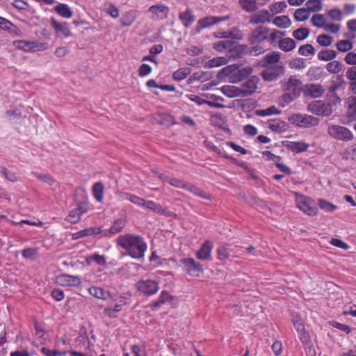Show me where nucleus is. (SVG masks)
Masks as SVG:
<instances>
[{"label":"nucleus","instance_id":"obj_1","mask_svg":"<svg viewBox=\"0 0 356 356\" xmlns=\"http://www.w3.org/2000/svg\"><path fill=\"white\" fill-rule=\"evenodd\" d=\"M118 245L126 250L127 255L133 259L143 258L147 250V244L142 237L133 234L120 235L117 240Z\"/></svg>","mask_w":356,"mask_h":356},{"label":"nucleus","instance_id":"obj_2","mask_svg":"<svg viewBox=\"0 0 356 356\" xmlns=\"http://www.w3.org/2000/svg\"><path fill=\"white\" fill-rule=\"evenodd\" d=\"M253 72L250 66L241 67L236 64L227 65L221 69L218 73V78L225 81L237 83L249 76Z\"/></svg>","mask_w":356,"mask_h":356},{"label":"nucleus","instance_id":"obj_3","mask_svg":"<svg viewBox=\"0 0 356 356\" xmlns=\"http://www.w3.org/2000/svg\"><path fill=\"white\" fill-rule=\"evenodd\" d=\"M282 88L284 92L283 99L289 103L300 95L302 90V81L296 76H291L282 81Z\"/></svg>","mask_w":356,"mask_h":356},{"label":"nucleus","instance_id":"obj_4","mask_svg":"<svg viewBox=\"0 0 356 356\" xmlns=\"http://www.w3.org/2000/svg\"><path fill=\"white\" fill-rule=\"evenodd\" d=\"M268 29L263 26H259L252 31L249 38V41L252 45L251 53L258 55L264 52L266 47L263 44L268 39Z\"/></svg>","mask_w":356,"mask_h":356},{"label":"nucleus","instance_id":"obj_5","mask_svg":"<svg viewBox=\"0 0 356 356\" xmlns=\"http://www.w3.org/2000/svg\"><path fill=\"white\" fill-rule=\"evenodd\" d=\"M293 195L296 206L300 211L309 216L317 215L318 208L313 199L298 192H294Z\"/></svg>","mask_w":356,"mask_h":356},{"label":"nucleus","instance_id":"obj_6","mask_svg":"<svg viewBox=\"0 0 356 356\" xmlns=\"http://www.w3.org/2000/svg\"><path fill=\"white\" fill-rule=\"evenodd\" d=\"M289 121L293 125L300 127H312L319 124V119L306 114H292L288 118Z\"/></svg>","mask_w":356,"mask_h":356},{"label":"nucleus","instance_id":"obj_7","mask_svg":"<svg viewBox=\"0 0 356 356\" xmlns=\"http://www.w3.org/2000/svg\"><path fill=\"white\" fill-rule=\"evenodd\" d=\"M327 134L333 138L339 140L350 141L353 138V134L349 129L339 124H329Z\"/></svg>","mask_w":356,"mask_h":356},{"label":"nucleus","instance_id":"obj_8","mask_svg":"<svg viewBox=\"0 0 356 356\" xmlns=\"http://www.w3.org/2000/svg\"><path fill=\"white\" fill-rule=\"evenodd\" d=\"M307 108L309 112L320 116H329L333 112L332 105L321 100L310 102Z\"/></svg>","mask_w":356,"mask_h":356},{"label":"nucleus","instance_id":"obj_9","mask_svg":"<svg viewBox=\"0 0 356 356\" xmlns=\"http://www.w3.org/2000/svg\"><path fill=\"white\" fill-rule=\"evenodd\" d=\"M138 291L145 296H152L159 291V284L155 280L142 279L136 284Z\"/></svg>","mask_w":356,"mask_h":356},{"label":"nucleus","instance_id":"obj_10","mask_svg":"<svg viewBox=\"0 0 356 356\" xmlns=\"http://www.w3.org/2000/svg\"><path fill=\"white\" fill-rule=\"evenodd\" d=\"M179 262L191 276L198 277L203 272L202 265L193 258H182Z\"/></svg>","mask_w":356,"mask_h":356},{"label":"nucleus","instance_id":"obj_11","mask_svg":"<svg viewBox=\"0 0 356 356\" xmlns=\"http://www.w3.org/2000/svg\"><path fill=\"white\" fill-rule=\"evenodd\" d=\"M50 23L55 31L56 37L66 38L71 35V31L67 22H59L55 18L51 17Z\"/></svg>","mask_w":356,"mask_h":356},{"label":"nucleus","instance_id":"obj_12","mask_svg":"<svg viewBox=\"0 0 356 356\" xmlns=\"http://www.w3.org/2000/svg\"><path fill=\"white\" fill-rule=\"evenodd\" d=\"M56 283L61 286H79L81 284V279L79 276L68 274H61L56 277Z\"/></svg>","mask_w":356,"mask_h":356},{"label":"nucleus","instance_id":"obj_13","mask_svg":"<svg viewBox=\"0 0 356 356\" xmlns=\"http://www.w3.org/2000/svg\"><path fill=\"white\" fill-rule=\"evenodd\" d=\"M284 73V68L280 65H271L266 67L261 72V76L266 81L276 80Z\"/></svg>","mask_w":356,"mask_h":356},{"label":"nucleus","instance_id":"obj_14","mask_svg":"<svg viewBox=\"0 0 356 356\" xmlns=\"http://www.w3.org/2000/svg\"><path fill=\"white\" fill-rule=\"evenodd\" d=\"M228 19L227 16L225 17H213L208 16L203 17L198 20L196 26V31L198 33L202 29L208 28L212 25L216 24L220 22L225 21Z\"/></svg>","mask_w":356,"mask_h":356},{"label":"nucleus","instance_id":"obj_15","mask_svg":"<svg viewBox=\"0 0 356 356\" xmlns=\"http://www.w3.org/2000/svg\"><path fill=\"white\" fill-rule=\"evenodd\" d=\"M302 90L305 96H309L313 98L322 97L325 91L321 85L314 83L305 85Z\"/></svg>","mask_w":356,"mask_h":356},{"label":"nucleus","instance_id":"obj_16","mask_svg":"<svg viewBox=\"0 0 356 356\" xmlns=\"http://www.w3.org/2000/svg\"><path fill=\"white\" fill-rule=\"evenodd\" d=\"M259 81V79L257 76H252L244 82L240 88L241 90H242L243 97H246L254 93L257 88Z\"/></svg>","mask_w":356,"mask_h":356},{"label":"nucleus","instance_id":"obj_17","mask_svg":"<svg viewBox=\"0 0 356 356\" xmlns=\"http://www.w3.org/2000/svg\"><path fill=\"white\" fill-rule=\"evenodd\" d=\"M87 205L80 204L70 212L66 220L71 223H76L80 220L81 216L87 212Z\"/></svg>","mask_w":356,"mask_h":356},{"label":"nucleus","instance_id":"obj_18","mask_svg":"<svg viewBox=\"0 0 356 356\" xmlns=\"http://www.w3.org/2000/svg\"><path fill=\"white\" fill-rule=\"evenodd\" d=\"M126 220L124 218H119L115 220L112 226L107 229L102 231V234L104 236L111 237L122 231L123 228L126 225Z\"/></svg>","mask_w":356,"mask_h":356},{"label":"nucleus","instance_id":"obj_19","mask_svg":"<svg viewBox=\"0 0 356 356\" xmlns=\"http://www.w3.org/2000/svg\"><path fill=\"white\" fill-rule=\"evenodd\" d=\"M213 249V245L209 241H205L201 246L200 249L196 252V257L202 261H211V251Z\"/></svg>","mask_w":356,"mask_h":356},{"label":"nucleus","instance_id":"obj_20","mask_svg":"<svg viewBox=\"0 0 356 356\" xmlns=\"http://www.w3.org/2000/svg\"><path fill=\"white\" fill-rule=\"evenodd\" d=\"M148 12L152 15L153 19H164L168 16V8L164 5H154L149 7Z\"/></svg>","mask_w":356,"mask_h":356},{"label":"nucleus","instance_id":"obj_21","mask_svg":"<svg viewBox=\"0 0 356 356\" xmlns=\"http://www.w3.org/2000/svg\"><path fill=\"white\" fill-rule=\"evenodd\" d=\"M271 15L268 10H261L251 17L250 22L254 24L270 22L271 21Z\"/></svg>","mask_w":356,"mask_h":356},{"label":"nucleus","instance_id":"obj_22","mask_svg":"<svg viewBox=\"0 0 356 356\" xmlns=\"http://www.w3.org/2000/svg\"><path fill=\"white\" fill-rule=\"evenodd\" d=\"M222 93L229 98L243 97L242 90L238 87L232 85H225L221 87Z\"/></svg>","mask_w":356,"mask_h":356},{"label":"nucleus","instance_id":"obj_23","mask_svg":"<svg viewBox=\"0 0 356 356\" xmlns=\"http://www.w3.org/2000/svg\"><path fill=\"white\" fill-rule=\"evenodd\" d=\"M54 10L58 15L65 19H70L73 15L71 8L65 3H58Z\"/></svg>","mask_w":356,"mask_h":356},{"label":"nucleus","instance_id":"obj_24","mask_svg":"<svg viewBox=\"0 0 356 356\" xmlns=\"http://www.w3.org/2000/svg\"><path fill=\"white\" fill-rule=\"evenodd\" d=\"M88 291L90 295L97 299L107 300L110 296L108 291L99 286H92L88 288Z\"/></svg>","mask_w":356,"mask_h":356},{"label":"nucleus","instance_id":"obj_25","mask_svg":"<svg viewBox=\"0 0 356 356\" xmlns=\"http://www.w3.org/2000/svg\"><path fill=\"white\" fill-rule=\"evenodd\" d=\"M347 104L348 109L346 111V117L350 121H356V97H348Z\"/></svg>","mask_w":356,"mask_h":356},{"label":"nucleus","instance_id":"obj_26","mask_svg":"<svg viewBox=\"0 0 356 356\" xmlns=\"http://www.w3.org/2000/svg\"><path fill=\"white\" fill-rule=\"evenodd\" d=\"M309 145L304 141H291L289 143L287 147L293 152L300 153L306 151Z\"/></svg>","mask_w":356,"mask_h":356},{"label":"nucleus","instance_id":"obj_27","mask_svg":"<svg viewBox=\"0 0 356 356\" xmlns=\"http://www.w3.org/2000/svg\"><path fill=\"white\" fill-rule=\"evenodd\" d=\"M85 261L87 265H92L95 263L99 266H104L106 263V259L103 255H100L97 253H93L86 257Z\"/></svg>","mask_w":356,"mask_h":356},{"label":"nucleus","instance_id":"obj_28","mask_svg":"<svg viewBox=\"0 0 356 356\" xmlns=\"http://www.w3.org/2000/svg\"><path fill=\"white\" fill-rule=\"evenodd\" d=\"M179 18L181 21L183 25L186 28L189 27L195 21V17L190 10H186L183 13H180Z\"/></svg>","mask_w":356,"mask_h":356},{"label":"nucleus","instance_id":"obj_29","mask_svg":"<svg viewBox=\"0 0 356 356\" xmlns=\"http://www.w3.org/2000/svg\"><path fill=\"white\" fill-rule=\"evenodd\" d=\"M227 62H228V59L227 57H225V56L216 57V58L210 59L207 62H206L204 66L207 68L218 67H220V66L227 64Z\"/></svg>","mask_w":356,"mask_h":356},{"label":"nucleus","instance_id":"obj_30","mask_svg":"<svg viewBox=\"0 0 356 356\" xmlns=\"http://www.w3.org/2000/svg\"><path fill=\"white\" fill-rule=\"evenodd\" d=\"M104 186L102 182H96L92 186V195L98 202L104 199Z\"/></svg>","mask_w":356,"mask_h":356},{"label":"nucleus","instance_id":"obj_31","mask_svg":"<svg viewBox=\"0 0 356 356\" xmlns=\"http://www.w3.org/2000/svg\"><path fill=\"white\" fill-rule=\"evenodd\" d=\"M273 23L281 29H286L291 24L290 18L286 15L277 16L274 18Z\"/></svg>","mask_w":356,"mask_h":356},{"label":"nucleus","instance_id":"obj_32","mask_svg":"<svg viewBox=\"0 0 356 356\" xmlns=\"http://www.w3.org/2000/svg\"><path fill=\"white\" fill-rule=\"evenodd\" d=\"M296 44L295 41L290 38H285L280 40L279 47L282 51L288 52L295 49Z\"/></svg>","mask_w":356,"mask_h":356},{"label":"nucleus","instance_id":"obj_33","mask_svg":"<svg viewBox=\"0 0 356 356\" xmlns=\"http://www.w3.org/2000/svg\"><path fill=\"white\" fill-rule=\"evenodd\" d=\"M307 76L311 80H319L324 76L323 69L318 66H314L309 69Z\"/></svg>","mask_w":356,"mask_h":356},{"label":"nucleus","instance_id":"obj_34","mask_svg":"<svg viewBox=\"0 0 356 356\" xmlns=\"http://www.w3.org/2000/svg\"><path fill=\"white\" fill-rule=\"evenodd\" d=\"M142 207L159 214H163L165 212V209H164L159 204H157L151 200L146 201L144 200V204H143Z\"/></svg>","mask_w":356,"mask_h":356},{"label":"nucleus","instance_id":"obj_35","mask_svg":"<svg viewBox=\"0 0 356 356\" xmlns=\"http://www.w3.org/2000/svg\"><path fill=\"white\" fill-rule=\"evenodd\" d=\"M136 18V13L134 10H129L123 15L120 19V22L124 26H130Z\"/></svg>","mask_w":356,"mask_h":356},{"label":"nucleus","instance_id":"obj_36","mask_svg":"<svg viewBox=\"0 0 356 356\" xmlns=\"http://www.w3.org/2000/svg\"><path fill=\"white\" fill-rule=\"evenodd\" d=\"M337 53L332 49H323L318 54V58L321 60L328 61L335 58Z\"/></svg>","mask_w":356,"mask_h":356},{"label":"nucleus","instance_id":"obj_37","mask_svg":"<svg viewBox=\"0 0 356 356\" xmlns=\"http://www.w3.org/2000/svg\"><path fill=\"white\" fill-rule=\"evenodd\" d=\"M310 13L307 8H298L293 14L294 19L298 22H304L309 19Z\"/></svg>","mask_w":356,"mask_h":356},{"label":"nucleus","instance_id":"obj_38","mask_svg":"<svg viewBox=\"0 0 356 356\" xmlns=\"http://www.w3.org/2000/svg\"><path fill=\"white\" fill-rule=\"evenodd\" d=\"M311 22L312 25L317 28H323L324 29L326 25V18L322 14H316L314 15L311 19Z\"/></svg>","mask_w":356,"mask_h":356},{"label":"nucleus","instance_id":"obj_39","mask_svg":"<svg viewBox=\"0 0 356 356\" xmlns=\"http://www.w3.org/2000/svg\"><path fill=\"white\" fill-rule=\"evenodd\" d=\"M13 45L16 48L24 51H32V41L17 40L13 42Z\"/></svg>","mask_w":356,"mask_h":356},{"label":"nucleus","instance_id":"obj_40","mask_svg":"<svg viewBox=\"0 0 356 356\" xmlns=\"http://www.w3.org/2000/svg\"><path fill=\"white\" fill-rule=\"evenodd\" d=\"M342 64L337 60H332L326 65V70L331 74H338L342 70Z\"/></svg>","mask_w":356,"mask_h":356},{"label":"nucleus","instance_id":"obj_41","mask_svg":"<svg viewBox=\"0 0 356 356\" xmlns=\"http://www.w3.org/2000/svg\"><path fill=\"white\" fill-rule=\"evenodd\" d=\"M318 204L321 209L327 212H333L337 209L336 205L322 198L318 200Z\"/></svg>","mask_w":356,"mask_h":356},{"label":"nucleus","instance_id":"obj_42","mask_svg":"<svg viewBox=\"0 0 356 356\" xmlns=\"http://www.w3.org/2000/svg\"><path fill=\"white\" fill-rule=\"evenodd\" d=\"M280 59V54L277 52H273L269 54H266L263 58L264 65L267 64H275L278 63Z\"/></svg>","mask_w":356,"mask_h":356},{"label":"nucleus","instance_id":"obj_43","mask_svg":"<svg viewBox=\"0 0 356 356\" xmlns=\"http://www.w3.org/2000/svg\"><path fill=\"white\" fill-rule=\"evenodd\" d=\"M307 9L310 12H318L322 10L323 5L319 0H309L306 3Z\"/></svg>","mask_w":356,"mask_h":356},{"label":"nucleus","instance_id":"obj_44","mask_svg":"<svg viewBox=\"0 0 356 356\" xmlns=\"http://www.w3.org/2000/svg\"><path fill=\"white\" fill-rule=\"evenodd\" d=\"M22 256L26 259L35 260L38 256L37 248H28L22 250Z\"/></svg>","mask_w":356,"mask_h":356},{"label":"nucleus","instance_id":"obj_45","mask_svg":"<svg viewBox=\"0 0 356 356\" xmlns=\"http://www.w3.org/2000/svg\"><path fill=\"white\" fill-rule=\"evenodd\" d=\"M309 30L307 28H299L293 32V36L298 40H303L308 37Z\"/></svg>","mask_w":356,"mask_h":356},{"label":"nucleus","instance_id":"obj_46","mask_svg":"<svg viewBox=\"0 0 356 356\" xmlns=\"http://www.w3.org/2000/svg\"><path fill=\"white\" fill-rule=\"evenodd\" d=\"M191 72L188 67H183L177 70L173 73V79L176 81L184 79Z\"/></svg>","mask_w":356,"mask_h":356},{"label":"nucleus","instance_id":"obj_47","mask_svg":"<svg viewBox=\"0 0 356 356\" xmlns=\"http://www.w3.org/2000/svg\"><path fill=\"white\" fill-rule=\"evenodd\" d=\"M185 190L190 191L191 193H193L194 195L201 197L204 199H210V196L204 193L200 188L187 184L186 188H185Z\"/></svg>","mask_w":356,"mask_h":356},{"label":"nucleus","instance_id":"obj_48","mask_svg":"<svg viewBox=\"0 0 356 356\" xmlns=\"http://www.w3.org/2000/svg\"><path fill=\"white\" fill-rule=\"evenodd\" d=\"M232 251L228 246L222 245L217 249L218 259L225 260L228 258L230 252Z\"/></svg>","mask_w":356,"mask_h":356},{"label":"nucleus","instance_id":"obj_49","mask_svg":"<svg viewBox=\"0 0 356 356\" xmlns=\"http://www.w3.org/2000/svg\"><path fill=\"white\" fill-rule=\"evenodd\" d=\"M336 47L339 51L346 52L353 49V43L348 40L339 41L336 44Z\"/></svg>","mask_w":356,"mask_h":356},{"label":"nucleus","instance_id":"obj_50","mask_svg":"<svg viewBox=\"0 0 356 356\" xmlns=\"http://www.w3.org/2000/svg\"><path fill=\"white\" fill-rule=\"evenodd\" d=\"M298 52L302 56H309L315 54V50L312 44H306L299 47Z\"/></svg>","mask_w":356,"mask_h":356},{"label":"nucleus","instance_id":"obj_51","mask_svg":"<svg viewBox=\"0 0 356 356\" xmlns=\"http://www.w3.org/2000/svg\"><path fill=\"white\" fill-rule=\"evenodd\" d=\"M163 180L165 182L169 183L172 186L179 188H186L187 184L184 183L182 180L176 179V178H168V177H162Z\"/></svg>","mask_w":356,"mask_h":356},{"label":"nucleus","instance_id":"obj_52","mask_svg":"<svg viewBox=\"0 0 356 356\" xmlns=\"http://www.w3.org/2000/svg\"><path fill=\"white\" fill-rule=\"evenodd\" d=\"M287 7L284 1L276 2L270 6V10L273 14H278L282 13Z\"/></svg>","mask_w":356,"mask_h":356},{"label":"nucleus","instance_id":"obj_53","mask_svg":"<svg viewBox=\"0 0 356 356\" xmlns=\"http://www.w3.org/2000/svg\"><path fill=\"white\" fill-rule=\"evenodd\" d=\"M231 47L232 42L229 40H221L213 44V49L218 51H223Z\"/></svg>","mask_w":356,"mask_h":356},{"label":"nucleus","instance_id":"obj_54","mask_svg":"<svg viewBox=\"0 0 356 356\" xmlns=\"http://www.w3.org/2000/svg\"><path fill=\"white\" fill-rule=\"evenodd\" d=\"M240 4L243 9L248 12H252L257 8L255 0H240Z\"/></svg>","mask_w":356,"mask_h":356},{"label":"nucleus","instance_id":"obj_55","mask_svg":"<svg viewBox=\"0 0 356 356\" xmlns=\"http://www.w3.org/2000/svg\"><path fill=\"white\" fill-rule=\"evenodd\" d=\"M170 299H171V296H170V293L165 291H163L161 293L159 299L154 302V306L155 307H159L161 305L170 301Z\"/></svg>","mask_w":356,"mask_h":356},{"label":"nucleus","instance_id":"obj_56","mask_svg":"<svg viewBox=\"0 0 356 356\" xmlns=\"http://www.w3.org/2000/svg\"><path fill=\"white\" fill-rule=\"evenodd\" d=\"M316 41L320 45L323 47H327L332 43L333 39L331 36L328 35L321 34L317 37Z\"/></svg>","mask_w":356,"mask_h":356},{"label":"nucleus","instance_id":"obj_57","mask_svg":"<svg viewBox=\"0 0 356 356\" xmlns=\"http://www.w3.org/2000/svg\"><path fill=\"white\" fill-rule=\"evenodd\" d=\"M104 11L113 18H117L120 15L119 10L111 3L105 5Z\"/></svg>","mask_w":356,"mask_h":356},{"label":"nucleus","instance_id":"obj_58","mask_svg":"<svg viewBox=\"0 0 356 356\" xmlns=\"http://www.w3.org/2000/svg\"><path fill=\"white\" fill-rule=\"evenodd\" d=\"M101 233L102 229L100 227H88L81 230V234L83 238L97 235Z\"/></svg>","mask_w":356,"mask_h":356},{"label":"nucleus","instance_id":"obj_59","mask_svg":"<svg viewBox=\"0 0 356 356\" xmlns=\"http://www.w3.org/2000/svg\"><path fill=\"white\" fill-rule=\"evenodd\" d=\"M327 16L333 20L341 21L343 19L342 12L338 8H333L327 12Z\"/></svg>","mask_w":356,"mask_h":356},{"label":"nucleus","instance_id":"obj_60","mask_svg":"<svg viewBox=\"0 0 356 356\" xmlns=\"http://www.w3.org/2000/svg\"><path fill=\"white\" fill-rule=\"evenodd\" d=\"M33 45L32 47V51H43L48 49L49 44L47 42H34L32 41Z\"/></svg>","mask_w":356,"mask_h":356},{"label":"nucleus","instance_id":"obj_61","mask_svg":"<svg viewBox=\"0 0 356 356\" xmlns=\"http://www.w3.org/2000/svg\"><path fill=\"white\" fill-rule=\"evenodd\" d=\"M0 173L3 175L6 179L10 181L15 182L17 181V176L13 172H11L7 170L5 167L0 168Z\"/></svg>","mask_w":356,"mask_h":356},{"label":"nucleus","instance_id":"obj_62","mask_svg":"<svg viewBox=\"0 0 356 356\" xmlns=\"http://www.w3.org/2000/svg\"><path fill=\"white\" fill-rule=\"evenodd\" d=\"M344 83V81L341 76H337L335 81H332V84L329 87L330 92H334Z\"/></svg>","mask_w":356,"mask_h":356},{"label":"nucleus","instance_id":"obj_63","mask_svg":"<svg viewBox=\"0 0 356 356\" xmlns=\"http://www.w3.org/2000/svg\"><path fill=\"white\" fill-rule=\"evenodd\" d=\"M298 337L300 340V341L307 346H309L310 348V346L312 344V341L310 336L306 330H303L300 332H298Z\"/></svg>","mask_w":356,"mask_h":356},{"label":"nucleus","instance_id":"obj_64","mask_svg":"<svg viewBox=\"0 0 356 356\" xmlns=\"http://www.w3.org/2000/svg\"><path fill=\"white\" fill-rule=\"evenodd\" d=\"M131 353L134 356H147L145 347L139 345H133L131 348Z\"/></svg>","mask_w":356,"mask_h":356}]
</instances>
